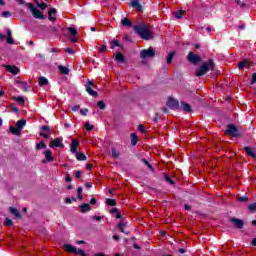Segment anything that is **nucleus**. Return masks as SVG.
Listing matches in <instances>:
<instances>
[{"instance_id": "f257e3e1", "label": "nucleus", "mask_w": 256, "mask_h": 256, "mask_svg": "<svg viewBox=\"0 0 256 256\" xmlns=\"http://www.w3.org/2000/svg\"><path fill=\"white\" fill-rule=\"evenodd\" d=\"M133 29L134 33H136V35H139V37H141V39H144V41H151V39L154 38L153 32H151V29H149V25L145 23L134 25Z\"/></svg>"}, {"instance_id": "f03ea898", "label": "nucleus", "mask_w": 256, "mask_h": 256, "mask_svg": "<svg viewBox=\"0 0 256 256\" xmlns=\"http://www.w3.org/2000/svg\"><path fill=\"white\" fill-rule=\"evenodd\" d=\"M209 71H215V62L213 59H209L207 62H203L202 65L196 70V77H203V75H207Z\"/></svg>"}, {"instance_id": "7ed1b4c3", "label": "nucleus", "mask_w": 256, "mask_h": 256, "mask_svg": "<svg viewBox=\"0 0 256 256\" xmlns=\"http://www.w3.org/2000/svg\"><path fill=\"white\" fill-rule=\"evenodd\" d=\"M26 7L31 11L34 19H41L42 21H45V19H47V16H45L43 12H41V10L37 9L33 5V3H27Z\"/></svg>"}, {"instance_id": "20e7f679", "label": "nucleus", "mask_w": 256, "mask_h": 256, "mask_svg": "<svg viewBox=\"0 0 256 256\" xmlns=\"http://www.w3.org/2000/svg\"><path fill=\"white\" fill-rule=\"evenodd\" d=\"M225 135H230V137H240L241 133L235 124H228Z\"/></svg>"}, {"instance_id": "39448f33", "label": "nucleus", "mask_w": 256, "mask_h": 256, "mask_svg": "<svg viewBox=\"0 0 256 256\" xmlns=\"http://www.w3.org/2000/svg\"><path fill=\"white\" fill-rule=\"evenodd\" d=\"M187 61L189 63H191L192 65H199V63H201V61H203V59L201 58V56H199V55L195 54V52L191 51L187 55Z\"/></svg>"}, {"instance_id": "423d86ee", "label": "nucleus", "mask_w": 256, "mask_h": 256, "mask_svg": "<svg viewBox=\"0 0 256 256\" xmlns=\"http://www.w3.org/2000/svg\"><path fill=\"white\" fill-rule=\"evenodd\" d=\"M64 249H65V251H68V253H74L76 255H81V256H87V254L85 253V250H83V249L77 250V248L71 244H65Z\"/></svg>"}, {"instance_id": "0eeeda50", "label": "nucleus", "mask_w": 256, "mask_h": 256, "mask_svg": "<svg viewBox=\"0 0 256 256\" xmlns=\"http://www.w3.org/2000/svg\"><path fill=\"white\" fill-rule=\"evenodd\" d=\"M153 57H155V50L152 47L140 51L141 59H153Z\"/></svg>"}, {"instance_id": "6e6552de", "label": "nucleus", "mask_w": 256, "mask_h": 256, "mask_svg": "<svg viewBox=\"0 0 256 256\" xmlns=\"http://www.w3.org/2000/svg\"><path fill=\"white\" fill-rule=\"evenodd\" d=\"M166 105L167 107H169V109H172L173 111H177V109H181V107L179 106V100L173 97L168 98Z\"/></svg>"}, {"instance_id": "1a4fd4ad", "label": "nucleus", "mask_w": 256, "mask_h": 256, "mask_svg": "<svg viewBox=\"0 0 256 256\" xmlns=\"http://www.w3.org/2000/svg\"><path fill=\"white\" fill-rule=\"evenodd\" d=\"M49 147L52 149H55V147H59L60 149H63L65 147V144H63V138H55L52 139L49 143Z\"/></svg>"}, {"instance_id": "9d476101", "label": "nucleus", "mask_w": 256, "mask_h": 256, "mask_svg": "<svg viewBox=\"0 0 256 256\" xmlns=\"http://www.w3.org/2000/svg\"><path fill=\"white\" fill-rule=\"evenodd\" d=\"M93 87H95L93 81L88 80L86 84L87 93H89L92 97H99V94L97 93V91L93 90Z\"/></svg>"}, {"instance_id": "9b49d317", "label": "nucleus", "mask_w": 256, "mask_h": 256, "mask_svg": "<svg viewBox=\"0 0 256 256\" xmlns=\"http://www.w3.org/2000/svg\"><path fill=\"white\" fill-rule=\"evenodd\" d=\"M230 223H233L236 229H243L245 227V221L239 218L232 217Z\"/></svg>"}, {"instance_id": "f8f14e48", "label": "nucleus", "mask_w": 256, "mask_h": 256, "mask_svg": "<svg viewBox=\"0 0 256 256\" xmlns=\"http://www.w3.org/2000/svg\"><path fill=\"white\" fill-rule=\"evenodd\" d=\"M43 155H45V159L42 160V163H53V161H55V157L53 156V152H51V150L44 151Z\"/></svg>"}, {"instance_id": "ddd939ff", "label": "nucleus", "mask_w": 256, "mask_h": 256, "mask_svg": "<svg viewBox=\"0 0 256 256\" xmlns=\"http://www.w3.org/2000/svg\"><path fill=\"white\" fill-rule=\"evenodd\" d=\"M129 7L135 9L137 13H143V5H141L139 0H131Z\"/></svg>"}, {"instance_id": "4468645a", "label": "nucleus", "mask_w": 256, "mask_h": 256, "mask_svg": "<svg viewBox=\"0 0 256 256\" xmlns=\"http://www.w3.org/2000/svg\"><path fill=\"white\" fill-rule=\"evenodd\" d=\"M55 15H57V9L50 7L48 11V19L52 21V23H55V21H57V17Z\"/></svg>"}, {"instance_id": "2eb2a0df", "label": "nucleus", "mask_w": 256, "mask_h": 256, "mask_svg": "<svg viewBox=\"0 0 256 256\" xmlns=\"http://www.w3.org/2000/svg\"><path fill=\"white\" fill-rule=\"evenodd\" d=\"M41 130L45 131L46 133L40 132V137H43L44 139H49V137L51 136V127L42 126Z\"/></svg>"}, {"instance_id": "dca6fc26", "label": "nucleus", "mask_w": 256, "mask_h": 256, "mask_svg": "<svg viewBox=\"0 0 256 256\" xmlns=\"http://www.w3.org/2000/svg\"><path fill=\"white\" fill-rule=\"evenodd\" d=\"M79 140L74 139L72 140L71 144H70V151L71 153H77V149L79 148Z\"/></svg>"}, {"instance_id": "f3484780", "label": "nucleus", "mask_w": 256, "mask_h": 256, "mask_svg": "<svg viewBox=\"0 0 256 256\" xmlns=\"http://www.w3.org/2000/svg\"><path fill=\"white\" fill-rule=\"evenodd\" d=\"M244 151L246 153V155H248V157H252V159H256V153H255V149L246 146L244 147Z\"/></svg>"}, {"instance_id": "a211bd4d", "label": "nucleus", "mask_w": 256, "mask_h": 256, "mask_svg": "<svg viewBox=\"0 0 256 256\" xmlns=\"http://www.w3.org/2000/svg\"><path fill=\"white\" fill-rule=\"evenodd\" d=\"M12 34H13V32L11 31V29H8L6 31V35H7L6 43H8V45H14L15 44V40H13Z\"/></svg>"}, {"instance_id": "6ab92c4d", "label": "nucleus", "mask_w": 256, "mask_h": 256, "mask_svg": "<svg viewBox=\"0 0 256 256\" xmlns=\"http://www.w3.org/2000/svg\"><path fill=\"white\" fill-rule=\"evenodd\" d=\"M182 111H185L186 113H193V109L191 108V105L187 102H181Z\"/></svg>"}, {"instance_id": "aec40b11", "label": "nucleus", "mask_w": 256, "mask_h": 256, "mask_svg": "<svg viewBox=\"0 0 256 256\" xmlns=\"http://www.w3.org/2000/svg\"><path fill=\"white\" fill-rule=\"evenodd\" d=\"M16 83H18L21 87V89H23L24 93H28V91H30V87L29 85H27V82H23V81H19L17 80Z\"/></svg>"}, {"instance_id": "412c9836", "label": "nucleus", "mask_w": 256, "mask_h": 256, "mask_svg": "<svg viewBox=\"0 0 256 256\" xmlns=\"http://www.w3.org/2000/svg\"><path fill=\"white\" fill-rule=\"evenodd\" d=\"M9 212L15 216L16 219H21V212H19V210H17V208H13V207H10L9 208Z\"/></svg>"}, {"instance_id": "4be33fe9", "label": "nucleus", "mask_w": 256, "mask_h": 256, "mask_svg": "<svg viewBox=\"0 0 256 256\" xmlns=\"http://www.w3.org/2000/svg\"><path fill=\"white\" fill-rule=\"evenodd\" d=\"M7 71H9V73H12V75H18L19 73V69L17 68V66H11L8 65L6 66Z\"/></svg>"}, {"instance_id": "5701e85b", "label": "nucleus", "mask_w": 256, "mask_h": 256, "mask_svg": "<svg viewBox=\"0 0 256 256\" xmlns=\"http://www.w3.org/2000/svg\"><path fill=\"white\" fill-rule=\"evenodd\" d=\"M38 85L40 87H45V85H49V80L44 77V76H41L39 79H38Z\"/></svg>"}, {"instance_id": "b1692460", "label": "nucleus", "mask_w": 256, "mask_h": 256, "mask_svg": "<svg viewBox=\"0 0 256 256\" xmlns=\"http://www.w3.org/2000/svg\"><path fill=\"white\" fill-rule=\"evenodd\" d=\"M25 125H27V120L25 119H21V120H18L16 122V127L20 130V131H23V127H25Z\"/></svg>"}, {"instance_id": "393cba45", "label": "nucleus", "mask_w": 256, "mask_h": 256, "mask_svg": "<svg viewBox=\"0 0 256 256\" xmlns=\"http://www.w3.org/2000/svg\"><path fill=\"white\" fill-rule=\"evenodd\" d=\"M130 137H131V145H132V147H135V145H137V143H139V137L137 136L136 133H132L130 135Z\"/></svg>"}, {"instance_id": "a878e982", "label": "nucleus", "mask_w": 256, "mask_h": 256, "mask_svg": "<svg viewBox=\"0 0 256 256\" xmlns=\"http://www.w3.org/2000/svg\"><path fill=\"white\" fill-rule=\"evenodd\" d=\"M91 210V206L87 203L80 205V213H88Z\"/></svg>"}, {"instance_id": "bb28decb", "label": "nucleus", "mask_w": 256, "mask_h": 256, "mask_svg": "<svg viewBox=\"0 0 256 256\" xmlns=\"http://www.w3.org/2000/svg\"><path fill=\"white\" fill-rule=\"evenodd\" d=\"M116 61H118V63H125V55H123L121 52H117Z\"/></svg>"}, {"instance_id": "cd10ccee", "label": "nucleus", "mask_w": 256, "mask_h": 256, "mask_svg": "<svg viewBox=\"0 0 256 256\" xmlns=\"http://www.w3.org/2000/svg\"><path fill=\"white\" fill-rule=\"evenodd\" d=\"M173 57H175V51L170 52L166 57V63L171 65L173 63Z\"/></svg>"}, {"instance_id": "c85d7f7f", "label": "nucleus", "mask_w": 256, "mask_h": 256, "mask_svg": "<svg viewBox=\"0 0 256 256\" xmlns=\"http://www.w3.org/2000/svg\"><path fill=\"white\" fill-rule=\"evenodd\" d=\"M36 151H41V149H47V144L44 141L39 142L35 146Z\"/></svg>"}, {"instance_id": "c756f323", "label": "nucleus", "mask_w": 256, "mask_h": 256, "mask_svg": "<svg viewBox=\"0 0 256 256\" xmlns=\"http://www.w3.org/2000/svg\"><path fill=\"white\" fill-rule=\"evenodd\" d=\"M121 24L124 27H132L133 23L131 22V20H129V18L125 17L124 19L121 20Z\"/></svg>"}, {"instance_id": "7c9ffc66", "label": "nucleus", "mask_w": 256, "mask_h": 256, "mask_svg": "<svg viewBox=\"0 0 256 256\" xmlns=\"http://www.w3.org/2000/svg\"><path fill=\"white\" fill-rule=\"evenodd\" d=\"M58 69L62 75H69V69L66 66L59 65Z\"/></svg>"}, {"instance_id": "2f4dec72", "label": "nucleus", "mask_w": 256, "mask_h": 256, "mask_svg": "<svg viewBox=\"0 0 256 256\" xmlns=\"http://www.w3.org/2000/svg\"><path fill=\"white\" fill-rule=\"evenodd\" d=\"M10 133H12V135H21V130H19L17 126H10Z\"/></svg>"}, {"instance_id": "473e14b6", "label": "nucleus", "mask_w": 256, "mask_h": 256, "mask_svg": "<svg viewBox=\"0 0 256 256\" xmlns=\"http://www.w3.org/2000/svg\"><path fill=\"white\" fill-rule=\"evenodd\" d=\"M76 159L77 161H87V156L81 152H76Z\"/></svg>"}, {"instance_id": "72a5a7b5", "label": "nucleus", "mask_w": 256, "mask_h": 256, "mask_svg": "<svg viewBox=\"0 0 256 256\" xmlns=\"http://www.w3.org/2000/svg\"><path fill=\"white\" fill-rule=\"evenodd\" d=\"M62 30H63V28H61V26H52V27H50V31L52 33H56V35H58V33H61Z\"/></svg>"}, {"instance_id": "f704fd0d", "label": "nucleus", "mask_w": 256, "mask_h": 256, "mask_svg": "<svg viewBox=\"0 0 256 256\" xmlns=\"http://www.w3.org/2000/svg\"><path fill=\"white\" fill-rule=\"evenodd\" d=\"M14 101L19 105H25V98L23 96L14 97Z\"/></svg>"}, {"instance_id": "c9c22d12", "label": "nucleus", "mask_w": 256, "mask_h": 256, "mask_svg": "<svg viewBox=\"0 0 256 256\" xmlns=\"http://www.w3.org/2000/svg\"><path fill=\"white\" fill-rule=\"evenodd\" d=\"M96 105L101 109V111H104V109H107V104H105L103 100L98 101Z\"/></svg>"}, {"instance_id": "e433bc0d", "label": "nucleus", "mask_w": 256, "mask_h": 256, "mask_svg": "<svg viewBox=\"0 0 256 256\" xmlns=\"http://www.w3.org/2000/svg\"><path fill=\"white\" fill-rule=\"evenodd\" d=\"M117 227L119 231H121V233H124L125 235H129V232L125 231V223H119Z\"/></svg>"}, {"instance_id": "4c0bfd02", "label": "nucleus", "mask_w": 256, "mask_h": 256, "mask_svg": "<svg viewBox=\"0 0 256 256\" xmlns=\"http://www.w3.org/2000/svg\"><path fill=\"white\" fill-rule=\"evenodd\" d=\"M185 14V11L184 10H179V11H176L175 14H174V17L176 19H183V15Z\"/></svg>"}, {"instance_id": "58836bf2", "label": "nucleus", "mask_w": 256, "mask_h": 256, "mask_svg": "<svg viewBox=\"0 0 256 256\" xmlns=\"http://www.w3.org/2000/svg\"><path fill=\"white\" fill-rule=\"evenodd\" d=\"M106 203L109 205V207H115V205H117V201L111 198L106 199Z\"/></svg>"}, {"instance_id": "ea45409f", "label": "nucleus", "mask_w": 256, "mask_h": 256, "mask_svg": "<svg viewBox=\"0 0 256 256\" xmlns=\"http://www.w3.org/2000/svg\"><path fill=\"white\" fill-rule=\"evenodd\" d=\"M111 44L112 46L110 47V49H115V47H123V45H121V43H119L118 40H112Z\"/></svg>"}, {"instance_id": "a19ab883", "label": "nucleus", "mask_w": 256, "mask_h": 256, "mask_svg": "<svg viewBox=\"0 0 256 256\" xmlns=\"http://www.w3.org/2000/svg\"><path fill=\"white\" fill-rule=\"evenodd\" d=\"M69 34L72 35V37H75V35H78L79 32H77V29L75 27H69L68 28Z\"/></svg>"}, {"instance_id": "79ce46f5", "label": "nucleus", "mask_w": 256, "mask_h": 256, "mask_svg": "<svg viewBox=\"0 0 256 256\" xmlns=\"http://www.w3.org/2000/svg\"><path fill=\"white\" fill-rule=\"evenodd\" d=\"M164 181L170 183V185H175V180L171 179V177L167 176V174H164Z\"/></svg>"}, {"instance_id": "37998d69", "label": "nucleus", "mask_w": 256, "mask_h": 256, "mask_svg": "<svg viewBox=\"0 0 256 256\" xmlns=\"http://www.w3.org/2000/svg\"><path fill=\"white\" fill-rule=\"evenodd\" d=\"M4 225H5V227H13V220H11L9 218H5Z\"/></svg>"}, {"instance_id": "c03bdc74", "label": "nucleus", "mask_w": 256, "mask_h": 256, "mask_svg": "<svg viewBox=\"0 0 256 256\" xmlns=\"http://www.w3.org/2000/svg\"><path fill=\"white\" fill-rule=\"evenodd\" d=\"M237 201H240V203H247V201H249V197H247V196H238Z\"/></svg>"}, {"instance_id": "a18cd8bd", "label": "nucleus", "mask_w": 256, "mask_h": 256, "mask_svg": "<svg viewBox=\"0 0 256 256\" xmlns=\"http://www.w3.org/2000/svg\"><path fill=\"white\" fill-rule=\"evenodd\" d=\"M142 163H145L147 165V167L150 168L151 171H155V168H153V165H151V163H149V161L145 158H142Z\"/></svg>"}, {"instance_id": "49530a36", "label": "nucleus", "mask_w": 256, "mask_h": 256, "mask_svg": "<svg viewBox=\"0 0 256 256\" xmlns=\"http://www.w3.org/2000/svg\"><path fill=\"white\" fill-rule=\"evenodd\" d=\"M245 67H247V60L238 63V69L242 70Z\"/></svg>"}, {"instance_id": "de8ad7c7", "label": "nucleus", "mask_w": 256, "mask_h": 256, "mask_svg": "<svg viewBox=\"0 0 256 256\" xmlns=\"http://www.w3.org/2000/svg\"><path fill=\"white\" fill-rule=\"evenodd\" d=\"M84 127H85L86 131H93V129H95V126L89 124L88 122H86L84 124Z\"/></svg>"}, {"instance_id": "09e8293b", "label": "nucleus", "mask_w": 256, "mask_h": 256, "mask_svg": "<svg viewBox=\"0 0 256 256\" xmlns=\"http://www.w3.org/2000/svg\"><path fill=\"white\" fill-rule=\"evenodd\" d=\"M77 191H78L77 199H83V188L78 187Z\"/></svg>"}, {"instance_id": "8fccbe9b", "label": "nucleus", "mask_w": 256, "mask_h": 256, "mask_svg": "<svg viewBox=\"0 0 256 256\" xmlns=\"http://www.w3.org/2000/svg\"><path fill=\"white\" fill-rule=\"evenodd\" d=\"M112 158L119 159V152L115 148H112Z\"/></svg>"}, {"instance_id": "3c124183", "label": "nucleus", "mask_w": 256, "mask_h": 256, "mask_svg": "<svg viewBox=\"0 0 256 256\" xmlns=\"http://www.w3.org/2000/svg\"><path fill=\"white\" fill-rule=\"evenodd\" d=\"M83 175V171L78 170L74 172L75 179H81V176Z\"/></svg>"}, {"instance_id": "603ef678", "label": "nucleus", "mask_w": 256, "mask_h": 256, "mask_svg": "<svg viewBox=\"0 0 256 256\" xmlns=\"http://www.w3.org/2000/svg\"><path fill=\"white\" fill-rule=\"evenodd\" d=\"M248 209L251 211V213L256 211V202L248 205Z\"/></svg>"}, {"instance_id": "864d4df0", "label": "nucleus", "mask_w": 256, "mask_h": 256, "mask_svg": "<svg viewBox=\"0 0 256 256\" xmlns=\"http://www.w3.org/2000/svg\"><path fill=\"white\" fill-rule=\"evenodd\" d=\"M13 14L10 11H4L2 12V17H5L6 19L9 17H12Z\"/></svg>"}, {"instance_id": "5fc2aeb1", "label": "nucleus", "mask_w": 256, "mask_h": 256, "mask_svg": "<svg viewBox=\"0 0 256 256\" xmlns=\"http://www.w3.org/2000/svg\"><path fill=\"white\" fill-rule=\"evenodd\" d=\"M40 9H42V11H45V9H47V3L42 2L40 4H38V6Z\"/></svg>"}, {"instance_id": "6e6d98bb", "label": "nucleus", "mask_w": 256, "mask_h": 256, "mask_svg": "<svg viewBox=\"0 0 256 256\" xmlns=\"http://www.w3.org/2000/svg\"><path fill=\"white\" fill-rule=\"evenodd\" d=\"M237 5H239L242 9H244V7H247V4L245 2H241V0H235Z\"/></svg>"}, {"instance_id": "4d7b16f0", "label": "nucleus", "mask_w": 256, "mask_h": 256, "mask_svg": "<svg viewBox=\"0 0 256 256\" xmlns=\"http://www.w3.org/2000/svg\"><path fill=\"white\" fill-rule=\"evenodd\" d=\"M11 111H13L14 113H17L19 115V113H21V111H19V108H17L16 106L10 105Z\"/></svg>"}, {"instance_id": "13d9d810", "label": "nucleus", "mask_w": 256, "mask_h": 256, "mask_svg": "<svg viewBox=\"0 0 256 256\" xmlns=\"http://www.w3.org/2000/svg\"><path fill=\"white\" fill-rule=\"evenodd\" d=\"M87 113H89V109H87V108L80 110V114L83 115L84 117H87Z\"/></svg>"}, {"instance_id": "bf43d9fd", "label": "nucleus", "mask_w": 256, "mask_h": 256, "mask_svg": "<svg viewBox=\"0 0 256 256\" xmlns=\"http://www.w3.org/2000/svg\"><path fill=\"white\" fill-rule=\"evenodd\" d=\"M138 131H140V133H146V130H145V127L143 126V124L138 125Z\"/></svg>"}, {"instance_id": "052dcab7", "label": "nucleus", "mask_w": 256, "mask_h": 256, "mask_svg": "<svg viewBox=\"0 0 256 256\" xmlns=\"http://www.w3.org/2000/svg\"><path fill=\"white\" fill-rule=\"evenodd\" d=\"M65 181H66V183H71V181H72L71 174H69V172L66 173Z\"/></svg>"}, {"instance_id": "680f3d73", "label": "nucleus", "mask_w": 256, "mask_h": 256, "mask_svg": "<svg viewBox=\"0 0 256 256\" xmlns=\"http://www.w3.org/2000/svg\"><path fill=\"white\" fill-rule=\"evenodd\" d=\"M100 53H105V51H107V45L103 44L100 49H99Z\"/></svg>"}, {"instance_id": "e2e57ef3", "label": "nucleus", "mask_w": 256, "mask_h": 256, "mask_svg": "<svg viewBox=\"0 0 256 256\" xmlns=\"http://www.w3.org/2000/svg\"><path fill=\"white\" fill-rule=\"evenodd\" d=\"M251 85H255V83H256V73H253L252 74V79H251Z\"/></svg>"}, {"instance_id": "0e129e2a", "label": "nucleus", "mask_w": 256, "mask_h": 256, "mask_svg": "<svg viewBox=\"0 0 256 256\" xmlns=\"http://www.w3.org/2000/svg\"><path fill=\"white\" fill-rule=\"evenodd\" d=\"M161 119V117H159V113H155V117H154V119H153V122L154 123H157L159 120Z\"/></svg>"}, {"instance_id": "69168bd1", "label": "nucleus", "mask_w": 256, "mask_h": 256, "mask_svg": "<svg viewBox=\"0 0 256 256\" xmlns=\"http://www.w3.org/2000/svg\"><path fill=\"white\" fill-rule=\"evenodd\" d=\"M65 53H69L70 55H73V53H75V51L73 50V48H66Z\"/></svg>"}, {"instance_id": "338daca9", "label": "nucleus", "mask_w": 256, "mask_h": 256, "mask_svg": "<svg viewBox=\"0 0 256 256\" xmlns=\"http://www.w3.org/2000/svg\"><path fill=\"white\" fill-rule=\"evenodd\" d=\"M90 205H97V199L95 197L91 198Z\"/></svg>"}, {"instance_id": "774afa93", "label": "nucleus", "mask_w": 256, "mask_h": 256, "mask_svg": "<svg viewBox=\"0 0 256 256\" xmlns=\"http://www.w3.org/2000/svg\"><path fill=\"white\" fill-rule=\"evenodd\" d=\"M79 109H81V106L79 105H75L72 107V111H79Z\"/></svg>"}]
</instances>
